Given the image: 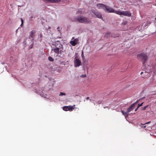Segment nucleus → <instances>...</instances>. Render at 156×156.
Segmentation results:
<instances>
[{
	"label": "nucleus",
	"mask_w": 156,
	"mask_h": 156,
	"mask_svg": "<svg viewBox=\"0 0 156 156\" xmlns=\"http://www.w3.org/2000/svg\"><path fill=\"white\" fill-rule=\"evenodd\" d=\"M89 98L88 97H87L86 98V99L87 100H88V99Z\"/></svg>",
	"instance_id": "obj_30"
},
{
	"label": "nucleus",
	"mask_w": 156,
	"mask_h": 156,
	"mask_svg": "<svg viewBox=\"0 0 156 156\" xmlns=\"http://www.w3.org/2000/svg\"><path fill=\"white\" fill-rule=\"evenodd\" d=\"M114 12L118 15H121V14H122V12H121L119 10H118V11L114 10V12Z\"/></svg>",
	"instance_id": "obj_14"
},
{
	"label": "nucleus",
	"mask_w": 156,
	"mask_h": 156,
	"mask_svg": "<svg viewBox=\"0 0 156 156\" xmlns=\"http://www.w3.org/2000/svg\"><path fill=\"white\" fill-rule=\"evenodd\" d=\"M48 59L49 61L53 62V59L51 57H49L48 58Z\"/></svg>",
	"instance_id": "obj_20"
},
{
	"label": "nucleus",
	"mask_w": 156,
	"mask_h": 156,
	"mask_svg": "<svg viewBox=\"0 0 156 156\" xmlns=\"http://www.w3.org/2000/svg\"><path fill=\"white\" fill-rule=\"evenodd\" d=\"M148 106H146L144 107H143L142 108V110H144L146 109V108Z\"/></svg>",
	"instance_id": "obj_22"
},
{
	"label": "nucleus",
	"mask_w": 156,
	"mask_h": 156,
	"mask_svg": "<svg viewBox=\"0 0 156 156\" xmlns=\"http://www.w3.org/2000/svg\"><path fill=\"white\" fill-rule=\"evenodd\" d=\"M137 58L138 59L143 62V65H144L147 59V54L144 53H141L138 54L137 55Z\"/></svg>",
	"instance_id": "obj_3"
},
{
	"label": "nucleus",
	"mask_w": 156,
	"mask_h": 156,
	"mask_svg": "<svg viewBox=\"0 0 156 156\" xmlns=\"http://www.w3.org/2000/svg\"><path fill=\"white\" fill-rule=\"evenodd\" d=\"M97 6L98 9H106V8L108 6L105 5L104 4H98L97 5Z\"/></svg>",
	"instance_id": "obj_8"
},
{
	"label": "nucleus",
	"mask_w": 156,
	"mask_h": 156,
	"mask_svg": "<svg viewBox=\"0 0 156 156\" xmlns=\"http://www.w3.org/2000/svg\"><path fill=\"white\" fill-rule=\"evenodd\" d=\"M110 35H111V33H110L108 32V33H107L106 34H105V37H107L108 38L110 36Z\"/></svg>",
	"instance_id": "obj_19"
},
{
	"label": "nucleus",
	"mask_w": 156,
	"mask_h": 156,
	"mask_svg": "<svg viewBox=\"0 0 156 156\" xmlns=\"http://www.w3.org/2000/svg\"><path fill=\"white\" fill-rule=\"evenodd\" d=\"M81 56L83 58H84V55H83V51H82Z\"/></svg>",
	"instance_id": "obj_27"
},
{
	"label": "nucleus",
	"mask_w": 156,
	"mask_h": 156,
	"mask_svg": "<svg viewBox=\"0 0 156 156\" xmlns=\"http://www.w3.org/2000/svg\"><path fill=\"white\" fill-rule=\"evenodd\" d=\"M151 122L150 121H149V122H146V123L144 124H141L142 125H144V124H149V123H150Z\"/></svg>",
	"instance_id": "obj_28"
},
{
	"label": "nucleus",
	"mask_w": 156,
	"mask_h": 156,
	"mask_svg": "<svg viewBox=\"0 0 156 156\" xmlns=\"http://www.w3.org/2000/svg\"><path fill=\"white\" fill-rule=\"evenodd\" d=\"M138 108H137L135 109V111H136L137 110V109H138Z\"/></svg>",
	"instance_id": "obj_31"
},
{
	"label": "nucleus",
	"mask_w": 156,
	"mask_h": 156,
	"mask_svg": "<svg viewBox=\"0 0 156 156\" xmlns=\"http://www.w3.org/2000/svg\"><path fill=\"white\" fill-rule=\"evenodd\" d=\"M39 36H40V38L39 37L38 39L40 41H42V37H43V36L42 35V34L41 33H40Z\"/></svg>",
	"instance_id": "obj_18"
},
{
	"label": "nucleus",
	"mask_w": 156,
	"mask_h": 156,
	"mask_svg": "<svg viewBox=\"0 0 156 156\" xmlns=\"http://www.w3.org/2000/svg\"><path fill=\"white\" fill-rule=\"evenodd\" d=\"M142 104H143V103L140 104H138V108H139L140 106H142Z\"/></svg>",
	"instance_id": "obj_24"
},
{
	"label": "nucleus",
	"mask_w": 156,
	"mask_h": 156,
	"mask_svg": "<svg viewBox=\"0 0 156 156\" xmlns=\"http://www.w3.org/2000/svg\"><path fill=\"white\" fill-rule=\"evenodd\" d=\"M61 0H44V2L46 3H48L49 2L51 3H57L59 2Z\"/></svg>",
	"instance_id": "obj_11"
},
{
	"label": "nucleus",
	"mask_w": 156,
	"mask_h": 156,
	"mask_svg": "<svg viewBox=\"0 0 156 156\" xmlns=\"http://www.w3.org/2000/svg\"><path fill=\"white\" fill-rule=\"evenodd\" d=\"M57 29H59L58 28H58H57Z\"/></svg>",
	"instance_id": "obj_35"
},
{
	"label": "nucleus",
	"mask_w": 156,
	"mask_h": 156,
	"mask_svg": "<svg viewBox=\"0 0 156 156\" xmlns=\"http://www.w3.org/2000/svg\"><path fill=\"white\" fill-rule=\"evenodd\" d=\"M77 43H78V39H77L73 41H71L69 42L70 44L73 46H75L77 44Z\"/></svg>",
	"instance_id": "obj_12"
},
{
	"label": "nucleus",
	"mask_w": 156,
	"mask_h": 156,
	"mask_svg": "<svg viewBox=\"0 0 156 156\" xmlns=\"http://www.w3.org/2000/svg\"><path fill=\"white\" fill-rule=\"evenodd\" d=\"M55 46V48L52 49V52H55V53L58 55L62 53L63 50V45L60 43V41H57L54 42L53 44Z\"/></svg>",
	"instance_id": "obj_1"
},
{
	"label": "nucleus",
	"mask_w": 156,
	"mask_h": 156,
	"mask_svg": "<svg viewBox=\"0 0 156 156\" xmlns=\"http://www.w3.org/2000/svg\"><path fill=\"white\" fill-rule=\"evenodd\" d=\"M74 108L72 106H64L63 107V110L67 111H72Z\"/></svg>",
	"instance_id": "obj_5"
},
{
	"label": "nucleus",
	"mask_w": 156,
	"mask_h": 156,
	"mask_svg": "<svg viewBox=\"0 0 156 156\" xmlns=\"http://www.w3.org/2000/svg\"><path fill=\"white\" fill-rule=\"evenodd\" d=\"M36 33V31L35 30H32L30 32V34H29V36H28V37H29V39L30 38H32V40H33V38H34V35H35V34Z\"/></svg>",
	"instance_id": "obj_9"
},
{
	"label": "nucleus",
	"mask_w": 156,
	"mask_h": 156,
	"mask_svg": "<svg viewBox=\"0 0 156 156\" xmlns=\"http://www.w3.org/2000/svg\"><path fill=\"white\" fill-rule=\"evenodd\" d=\"M71 22L88 23H89L90 21L86 17L83 16H80L71 19Z\"/></svg>",
	"instance_id": "obj_2"
},
{
	"label": "nucleus",
	"mask_w": 156,
	"mask_h": 156,
	"mask_svg": "<svg viewBox=\"0 0 156 156\" xmlns=\"http://www.w3.org/2000/svg\"><path fill=\"white\" fill-rule=\"evenodd\" d=\"M101 101H98V102H97V104H101Z\"/></svg>",
	"instance_id": "obj_29"
},
{
	"label": "nucleus",
	"mask_w": 156,
	"mask_h": 156,
	"mask_svg": "<svg viewBox=\"0 0 156 156\" xmlns=\"http://www.w3.org/2000/svg\"><path fill=\"white\" fill-rule=\"evenodd\" d=\"M145 73H146V71H145Z\"/></svg>",
	"instance_id": "obj_37"
},
{
	"label": "nucleus",
	"mask_w": 156,
	"mask_h": 156,
	"mask_svg": "<svg viewBox=\"0 0 156 156\" xmlns=\"http://www.w3.org/2000/svg\"><path fill=\"white\" fill-rule=\"evenodd\" d=\"M81 61L78 59L75 58L74 60V65L75 67H77L81 65Z\"/></svg>",
	"instance_id": "obj_4"
},
{
	"label": "nucleus",
	"mask_w": 156,
	"mask_h": 156,
	"mask_svg": "<svg viewBox=\"0 0 156 156\" xmlns=\"http://www.w3.org/2000/svg\"><path fill=\"white\" fill-rule=\"evenodd\" d=\"M121 15H123L128 17H130L131 16V13L127 11H123Z\"/></svg>",
	"instance_id": "obj_10"
},
{
	"label": "nucleus",
	"mask_w": 156,
	"mask_h": 156,
	"mask_svg": "<svg viewBox=\"0 0 156 156\" xmlns=\"http://www.w3.org/2000/svg\"><path fill=\"white\" fill-rule=\"evenodd\" d=\"M146 127V126H144V128H145Z\"/></svg>",
	"instance_id": "obj_34"
},
{
	"label": "nucleus",
	"mask_w": 156,
	"mask_h": 156,
	"mask_svg": "<svg viewBox=\"0 0 156 156\" xmlns=\"http://www.w3.org/2000/svg\"><path fill=\"white\" fill-rule=\"evenodd\" d=\"M83 12V9H81L78 10L77 13L80 14H82Z\"/></svg>",
	"instance_id": "obj_17"
},
{
	"label": "nucleus",
	"mask_w": 156,
	"mask_h": 156,
	"mask_svg": "<svg viewBox=\"0 0 156 156\" xmlns=\"http://www.w3.org/2000/svg\"><path fill=\"white\" fill-rule=\"evenodd\" d=\"M155 5H156V4Z\"/></svg>",
	"instance_id": "obj_38"
},
{
	"label": "nucleus",
	"mask_w": 156,
	"mask_h": 156,
	"mask_svg": "<svg viewBox=\"0 0 156 156\" xmlns=\"http://www.w3.org/2000/svg\"><path fill=\"white\" fill-rule=\"evenodd\" d=\"M66 95V94L62 92H61L60 94V95L62 96V95Z\"/></svg>",
	"instance_id": "obj_23"
},
{
	"label": "nucleus",
	"mask_w": 156,
	"mask_h": 156,
	"mask_svg": "<svg viewBox=\"0 0 156 156\" xmlns=\"http://www.w3.org/2000/svg\"><path fill=\"white\" fill-rule=\"evenodd\" d=\"M33 44H32L30 45V47H29V49H32V48H33Z\"/></svg>",
	"instance_id": "obj_26"
},
{
	"label": "nucleus",
	"mask_w": 156,
	"mask_h": 156,
	"mask_svg": "<svg viewBox=\"0 0 156 156\" xmlns=\"http://www.w3.org/2000/svg\"><path fill=\"white\" fill-rule=\"evenodd\" d=\"M152 71H153V73H154V74H156V65L154 66V67L152 68Z\"/></svg>",
	"instance_id": "obj_16"
},
{
	"label": "nucleus",
	"mask_w": 156,
	"mask_h": 156,
	"mask_svg": "<svg viewBox=\"0 0 156 156\" xmlns=\"http://www.w3.org/2000/svg\"><path fill=\"white\" fill-rule=\"evenodd\" d=\"M143 72H141L140 74L142 75V74H143Z\"/></svg>",
	"instance_id": "obj_32"
},
{
	"label": "nucleus",
	"mask_w": 156,
	"mask_h": 156,
	"mask_svg": "<svg viewBox=\"0 0 156 156\" xmlns=\"http://www.w3.org/2000/svg\"><path fill=\"white\" fill-rule=\"evenodd\" d=\"M86 74L82 75L80 76V77H82V78L85 77H86Z\"/></svg>",
	"instance_id": "obj_25"
},
{
	"label": "nucleus",
	"mask_w": 156,
	"mask_h": 156,
	"mask_svg": "<svg viewBox=\"0 0 156 156\" xmlns=\"http://www.w3.org/2000/svg\"><path fill=\"white\" fill-rule=\"evenodd\" d=\"M74 39V38H73H73H72V39Z\"/></svg>",
	"instance_id": "obj_33"
},
{
	"label": "nucleus",
	"mask_w": 156,
	"mask_h": 156,
	"mask_svg": "<svg viewBox=\"0 0 156 156\" xmlns=\"http://www.w3.org/2000/svg\"><path fill=\"white\" fill-rule=\"evenodd\" d=\"M121 112H122V113L123 115H124L125 116H128V115L129 114V112H127V111L126 112H125L123 110L121 111Z\"/></svg>",
	"instance_id": "obj_15"
},
{
	"label": "nucleus",
	"mask_w": 156,
	"mask_h": 156,
	"mask_svg": "<svg viewBox=\"0 0 156 156\" xmlns=\"http://www.w3.org/2000/svg\"><path fill=\"white\" fill-rule=\"evenodd\" d=\"M103 10L107 12H113L115 11L114 9L109 6L107 7L106 9H104Z\"/></svg>",
	"instance_id": "obj_7"
},
{
	"label": "nucleus",
	"mask_w": 156,
	"mask_h": 156,
	"mask_svg": "<svg viewBox=\"0 0 156 156\" xmlns=\"http://www.w3.org/2000/svg\"><path fill=\"white\" fill-rule=\"evenodd\" d=\"M135 104V103H133V104L131 105H130V106L128 108L127 111V112H129L133 109Z\"/></svg>",
	"instance_id": "obj_13"
},
{
	"label": "nucleus",
	"mask_w": 156,
	"mask_h": 156,
	"mask_svg": "<svg viewBox=\"0 0 156 156\" xmlns=\"http://www.w3.org/2000/svg\"><path fill=\"white\" fill-rule=\"evenodd\" d=\"M57 29H59L58 28H58H57Z\"/></svg>",
	"instance_id": "obj_36"
},
{
	"label": "nucleus",
	"mask_w": 156,
	"mask_h": 156,
	"mask_svg": "<svg viewBox=\"0 0 156 156\" xmlns=\"http://www.w3.org/2000/svg\"><path fill=\"white\" fill-rule=\"evenodd\" d=\"M20 20L21 21V24L20 26L22 27L23 25V20L22 18H21Z\"/></svg>",
	"instance_id": "obj_21"
},
{
	"label": "nucleus",
	"mask_w": 156,
	"mask_h": 156,
	"mask_svg": "<svg viewBox=\"0 0 156 156\" xmlns=\"http://www.w3.org/2000/svg\"><path fill=\"white\" fill-rule=\"evenodd\" d=\"M92 12H93V14L96 16V17L101 20L103 19V18L102 17V16L100 13L98 12H96L94 10H92Z\"/></svg>",
	"instance_id": "obj_6"
}]
</instances>
